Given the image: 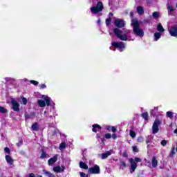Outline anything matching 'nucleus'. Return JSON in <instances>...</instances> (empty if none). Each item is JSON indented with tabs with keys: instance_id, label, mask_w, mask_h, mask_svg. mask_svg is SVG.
Instances as JSON below:
<instances>
[{
	"instance_id": "obj_1",
	"label": "nucleus",
	"mask_w": 177,
	"mask_h": 177,
	"mask_svg": "<svg viewBox=\"0 0 177 177\" xmlns=\"http://www.w3.org/2000/svg\"><path fill=\"white\" fill-rule=\"evenodd\" d=\"M113 34H115V37L120 39V41H133V39H131V30L128 29H119L114 28L113 30Z\"/></svg>"
},
{
	"instance_id": "obj_2",
	"label": "nucleus",
	"mask_w": 177,
	"mask_h": 177,
	"mask_svg": "<svg viewBox=\"0 0 177 177\" xmlns=\"http://www.w3.org/2000/svg\"><path fill=\"white\" fill-rule=\"evenodd\" d=\"M131 26H133V32L136 35H138V37H140L141 38L145 35V32L143 31V29L140 28L138 19H132Z\"/></svg>"
},
{
	"instance_id": "obj_3",
	"label": "nucleus",
	"mask_w": 177,
	"mask_h": 177,
	"mask_svg": "<svg viewBox=\"0 0 177 177\" xmlns=\"http://www.w3.org/2000/svg\"><path fill=\"white\" fill-rule=\"evenodd\" d=\"M103 9H104L103 3L102 1H99L97 2L96 6L91 7L90 10L93 15H97V13L102 12Z\"/></svg>"
},
{
	"instance_id": "obj_4",
	"label": "nucleus",
	"mask_w": 177,
	"mask_h": 177,
	"mask_svg": "<svg viewBox=\"0 0 177 177\" xmlns=\"http://www.w3.org/2000/svg\"><path fill=\"white\" fill-rule=\"evenodd\" d=\"M111 45L113 46V48H118L120 49V52H122L125 48V44L122 41H113L111 43Z\"/></svg>"
},
{
	"instance_id": "obj_5",
	"label": "nucleus",
	"mask_w": 177,
	"mask_h": 177,
	"mask_svg": "<svg viewBox=\"0 0 177 177\" xmlns=\"http://www.w3.org/2000/svg\"><path fill=\"white\" fill-rule=\"evenodd\" d=\"M11 104L12 106V110H14V111H20V104H19L17 101H16L15 99H12Z\"/></svg>"
},
{
	"instance_id": "obj_6",
	"label": "nucleus",
	"mask_w": 177,
	"mask_h": 177,
	"mask_svg": "<svg viewBox=\"0 0 177 177\" xmlns=\"http://www.w3.org/2000/svg\"><path fill=\"white\" fill-rule=\"evenodd\" d=\"M161 124V122L158 120L154 121L153 126H152V132L153 133H157L160 130L158 129V126Z\"/></svg>"
},
{
	"instance_id": "obj_7",
	"label": "nucleus",
	"mask_w": 177,
	"mask_h": 177,
	"mask_svg": "<svg viewBox=\"0 0 177 177\" xmlns=\"http://www.w3.org/2000/svg\"><path fill=\"white\" fill-rule=\"evenodd\" d=\"M114 24L118 28H122L123 27H125V21L120 19H115Z\"/></svg>"
},
{
	"instance_id": "obj_8",
	"label": "nucleus",
	"mask_w": 177,
	"mask_h": 177,
	"mask_svg": "<svg viewBox=\"0 0 177 177\" xmlns=\"http://www.w3.org/2000/svg\"><path fill=\"white\" fill-rule=\"evenodd\" d=\"M88 174H100V167L95 165L93 167H91L88 169Z\"/></svg>"
},
{
	"instance_id": "obj_9",
	"label": "nucleus",
	"mask_w": 177,
	"mask_h": 177,
	"mask_svg": "<svg viewBox=\"0 0 177 177\" xmlns=\"http://www.w3.org/2000/svg\"><path fill=\"white\" fill-rule=\"evenodd\" d=\"M129 162L131 165V174H132V172H135V170L136 169V168L138 167V164L132 158L129 159Z\"/></svg>"
},
{
	"instance_id": "obj_10",
	"label": "nucleus",
	"mask_w": 177,
	"mask_h": 177,
	"mask_svg": "<svg viewBox=\"0 0 177 177\" xmlns=\"http://www.w3.org/2000/svg\"><path fill=\"white\" fill-rule=\"evenodd\" d=\"M169 32L171 37H177V26H174L171 27V28L169 30Z\"/></svg>"
},
{
	"instance_id": "obj_11",
	"label": "nucleus",
	"mask_w": 177,
	"mask_h": 177,
	"mask_svg": "<svg viewBox=\"0 0 177 177\" xmlns=\"http://www.w3.org/2000/svg\"><path fill=\"white\" fill-rule=\"evenodd\" d=\"M64 169H66V167H64V166H55L53 167V171L54 172H57V173H60V172H64Z\"/></svg>"
},
{
	"instance_id": "obj_12",
	"label": "nucleus",
	"mask_w": 177,
	"mask_h": 177,
	"mask_svg": "<svg viewBox=\"0 0 177 177\" xmlns=\"http://www.w3.org/2000/svg\"><path fill=\"white\" fill-rule=\"evenodd\" d=\"M57 161V155H55L54 157L50 158L48 161V165H53L55 162Z\"/></svg>"
},
{
	"instance_id": "obj_13",
	"label": "nucleus",
	"mask_w": 177,
	"mask_h": 177,
	"mask_svg": "<svg viewBox=\"0 0 177 177\" xmlns=\"http://www.w3.org/2000/svg\"><path fill=\"white\" fill-rule=\"evenodd\" d=\"M5 158L8 164H10V165H13V158H12L10 156L6 155Z\"/></svg>"
},
{
	"instance_id": "obj_14",
	"label": "nucleus",
	"mask_w": 177,
	"mask_h": 177,
	"mask_svg": "<svg viewBox=\"0 0 177 177\" xmlns=\"http://www.w3.org/2000/svg\"><path fill=\"white\" fill-rule=\"evenodd\" d=\"M109 156H111V151H108L102 153L101 155V158H102V160H106V158H107V157H109Z\"/></svg>"
},
{
	"instance_id": "obj_15",
	"label": "nucleus",
	"mask_w": 177,
	"mask_h": 177,
	"mask_svg": "<svg viewBox=\"0 0 177 177\" xmlns=\"http://www.w3.org/2000/svg\"><path fill=\"white\" fill-rule=\"evenodd\" d=\"M43 97H44L46 106H50V102H52L50 97H49L48 95H43Z\"/></svg>"
},
{
	"instance_id": "obj_16",
	"label": "nucleus",
	"mask_w": 177,
	"mask_h": 177,
	"mask_svg": "<svg viewBox=\"0 0 177 177\" xmlns=\"http://www.w3.org/2000/svg\"><path fill=\"white\" fill-rule=\"evenodd\" d=\"M151 163L153 168H156V167H157L158 161L157 160V158L155 156L152 158Z\"/></svg>"
},
{
	"instance_id": "obj_17",
	"label": "nucleus",
	"mask_w": 177,
	"mask_h": 177,
	"mask_svg": "<svg viewBox=\"0 0 177 177\" xmlns=\"http://www.w3.org/2000/svg\"><path fill=\"white\" fill-rule=\"evenodd\" d=\"M37 104L39 107H45V106H46V102H45V100H37Z\"/></svg>"
},
{
	"instance_id": "obj_18",
	"label": "nucleus",
	"mask_w": 177,
	"mask_h": 177,
	"mask_svg": "<svg viewBox=\"0 0 177 177\" xmlns=\"http://www.w3.org/2000/svg\"><path fill=\"white\" fill-rule=\"evenodd\" d=\"M97 129L100 130L102 129V127L100 125L95 124L93 125V132H97Z\"/></svg>"
},
{
	"instance_id": "obj_19",
	"label": "nucleus",
	"mask_w": 177,
	"mask_h": 177,
	"mask_svg": "<svg viewBox=\"0 0 177 177\" xmlns=\"http://www.w3.org/2000/svg\"><path fill=\"white\" fill-rule=\"evenodd\" d=\"M157 30L159 31V32H164L165 30L164 29V27H162V25L161 23H159L157 26Z\"/></svg>"
},
{
	"instance_id": "obj_20",
	"label": "nucleus",
	"mask_w": 177,
	"mask_h": 177,
	"mask_svg": "<svg viewBox=\"0 0 177 177\" xmlns=\"http://www.w3.org/2000/svg\"><path fill=\"white\" fill-rule=\"evenodd\" d=\"M166 117L167 118H170V120H172L174 118V112H172V111H167L166 113Z\"/></svg>"
},
{
	"instance_id": "obj_21",
	"label": "nucleus",
	"mask_w": 177,
	"mask_h": 177,
	"mask_svg": "<svg viewBox=\"0 0 177 177\" xmlns=\"http://www.w3.org/2000/svg\"><path fill=\"white\" fill-rule=\"evenodd\" d=\"M137 12H138V15H143L145 13L143 7H142V6L137 7Z\"/></svg>"
},
{
	"instance_id": "obj_22",
	"label": "nucleus",
	"mask_w": 177,
	"mask_h": 177,
	"mask_svg": "<svg viewBox=\"0 0 177 177\" xmlns=\"http://www.w3.org/2000/svg\"><path fill=\"white\" fill-rule=\"evenodd\" d=\"M80 167L83 169H88V165L85 164L84 162H80Z\"/></svg>"
},
{
	"instance_id": "obj_23",
	"label": "nucleus",
	"mask_w": 177,
	"mask_h": 177,
	"mask_svg": "<svg viewBox=\"0 0 177 177\" xmlns=\"http://www.w3.org/2000/svg\"><path fill=\"white\" fill-rule=\"evenodd\" d=\"M155 41H158L161 38V33L156 32L154 34Z\"/></svg>"
},
{
	"instance_id": "obj_24",
	"label": "nucleus",
	"mask_w": 177,
	"mask_h": 177,
	"mask_svg": "<svg viewBox=\"0 0 177 177\" xmlns=\"http://www.w3.org/2000/svg\"><path fill=\"white\" fill-rule=\"evenodd\" d=\"M142 117L143 118L144 120H149V113L147 112L143 113L142 114Z\"/></svg>"
},
{
	"instance_id": "obj_25",
	"label": "nucleus",
	"mask_w": 177,
	"mask_h": 177,
	"mask_svg": "<svg viewBox=\"0 0 177 177\" xmlns=\"http://www.w3.org/2000/svg\"><path fill=\"white\" fill-rule=\"evenodd\" d=\"M152 17L153 19H158V17H160V13H158V12H154L152 14Z\"/></svg>"
},
{
	"instance_id": "obj_26",
	"label": "nucleus",
	"mask_w": 177,
	"mask_h": 177,
	"mask_svg": "<svg viewBox=\"0 0 177 177\" xmlns=\"http://www.w3.org/2000/svg\"><path fill=\"white\" fill-rule=\"evenodd\" d=\"M0 113L5 114L6 113H8V110L3 106H0Z\"/></svg>"
},
{
	"instance_id": "obj_27",
	"label": "nucleus",
	"mask_w": 177,
	"mask_h": 177,
	"mask_svg": "<svg viewBox=\"0 0 177 177\" xmlns=\"http://www.w3.org/2000/svg\"><path fill=\"white\" fill-rule=\"evenodd\" d=\"M129 135H130L131 138H136V133H135V131H133V130H130Z\"/></svg>"
},
{
	"instance_id": "obj_28",
	"label": "nucleus",
	"mask_w": 177,
	"mask_h": 177,
	"mask_svg": "<svg viewBox=\"0 0 177 177\" xmlns=\"http://www.w3.org/2000/svg\"><path fill=\"white\" fill-rule=\"evenodd\" d=\"M32 129L33 131H38V124L37 123H35L32 125Z\"/></svg>"
},
{
	"instance_id": "obj_29",
	"label": "nucleus",
	"mask_w": 177,
	"mask_h": 177,
	"mask_svg": "<svg viewBox=\"0 0 177 177\" xmlns=\"http://www.w3.org/2000/svg\"><path fill=\"white\" fill-rule=\"evenodd\" d=\"M64 149H66V142H62L59 145V150H63Z\"/></svg>"
},
{
	"instance_id": "obj_30",
	"label": "nucleus",
	"mask_w": 177,
	"mask_h": 177,
	"mask_svg": "<svg viewBox=\"0 0 177 177\" xmlns=\"http://www.w3.org/2000/svg\"><path fill=\"white\" fill-rule=\"evenodd\" d=\"M169 156L170 157H174V156H175V147L172 148V149L170 151Z\"/></svg>"
},
{
	"instance_id": "obj_31",
	"label": "nucleus",
	"mask_w": 177,
	"mask_h": 177,
	"mask_svg": "<svg viewBox=\"0 0 177 177\" xmlns=\"http://www.w3.org/2000/svg\"><path fill=\"white\" fill-rule=\"evenodd\" d=\"M22 102H21V104H27V98L22 97H21Z\"/></svg>"
},
{
	"instance_id": "obj_32",
	"label": "nucleus",
	"mask_w": 177,
	"mask_h": 177,
	"mask_svg": "<svg viewBox=\"0 0 177 177\" xmlns=\"http://www.w3.org/2000/svg\"><path fill=\"white\" fill-rule=\"evenodd\" d=\"M158 110V108H154L153 109H152L151 111V115H154V114L156 113V111H157Z\"/></svg>"
},
{
	"instance_id": "obj_33",
	"label": "nucleus",
	"mask_w": 177,
	"mask_h": 177,
	"mask_svg": "<svg viewBox=\"0 0 177 177\" xmlns=\"http://www.w3.org/2000/svg\"><path fill=\"white\" fill-rule=\"evenodd\" d=\"M158 110V108H154L153 109H152L151 111V115H154V114L156 113V111H157Z\"/></svg>"
},
{
	"instance_id": "obj_34",
	"label": "nucleus",
	"mask_w": 177,
	"mask_h": 177,
	"mask_svg": "<svg viewBox=\"0 0 177 177\" xmlns=\"http://www.w3.org/2000/svg\"><path fill=\"white\" fill-rule=\"evenodd\" d=\"M125 167H127V163L124 161L120 162V168H125Z\"/></svg>"
},
{
	"instance_id": "obj_35",
	"label": "nucleus",
	"mask_w": 177,
	"mask_h": 177,
	"mask_svg": "<svg viewBox=\"0 0 177 177\" xmlns=\"http://www.w3.org/2000/svg\"><path fill=\"white\" fill-rule=\"evenodd\" d=\"M167 140H162V142H160V145H161V146H167Z\"/></svg>"
},
{
	"instance_id": "obj_36",
	"label": "nucleus",
	"mask_w": 177,
	"mask_h": 177,
	"mask_svg": "<svg viewBox=\"0 0 177 177\" xmlns=\"http://www.w3.org/2000/svg\"><path fill=\"white\" fill-rule=\"evenodd\" d=\"M167 9L168 10H169V12H174V10H175V9H174V7L172 6H168Z\"/></svg>"
},
{
	"instance_id": "obj_37",
	"label": "nucleus",
	"mask_w": 177,
	"mask_h": 177,
	"mask_svg": "<svg viewBox=\"0 0 177 177\" xmlns=\"http://www.w3.org/2000/svg\"><path fill=\"white\" fill-rule=\"evenodd\" d=\"M111 22V18H109V19H106V26L110 25Z\"/></svg>"
},
{
	"instance_id": "obj_38",
	"label": "nucleus",
	"mask_w": 177,
	"mask_h": 177,
	"mask_svg": "<svg viewBox=\"0 0 177 177\" xmlns=\"http://www.w3.org/2000/svg\"><path fill=\"white\" fill-rule=\"evenodd\" d=\"M135 162H142V159L139 158H135L134 160Z\"/></svg>"
},
{
	"instance_id": "obj_39",
	"label": "nucleus",
	"mask_w": 177,
	"mask_h": 177,
	"mask_svg": "<svg viewBox=\"0 0 177 177\" xmlns=\"http://www.w3.org/2000/svg\"><path fill=\"white\" fill-rule=\"evenodd\" d=\"M30 84H32L33 85H38V82L35 80H30Z\"/></svg>"
},
{
	"instance_id": "obj_40",
	"label": "nucleus",
	"mask_w": 177,
	"mask_h": 177,
	"mask_svg": "<svg viewBox=\"0 0 177 177\" xmlns=\"http://www.w3.org/2000/svg\"><path fill=\"white\" fill-rule=\"evenodd\" d=\"M106 139H111V133H106L105 134Z\"/></svg>"
},
{
	"instance_id": "obj_41",
	"label": "nucleus",
	"mask_w": 177,
	"mask_h": 177,
	"mask_svg": "<svg viewBox=\"0 0 177 177\" xmlns=\"http://www.w3.org/2000/svg\"><path fill=\"white\" fill-rule=\"evenodd\" d=\"M4 151H5L6 153H7L8 154H10V149H9L8 147L4 148Z\"/></svg>"
},
{
	"instance_id": "obj_42",
	"label": "nucleus",
	"mask_w": 177,
	"mask_h": 177,
	"mask_svg": "<svg viewBox=\"0 0 177 177\" xmlns=\"http://www.w3.org/2000/svg\"><path fill=\"white\" fill-rule=\"evenodd\" d=\"M41 158H46V153L43 152L40 156Z\"/></svg>"
},
{
	"instance_id": "obj_43",
	"label": "nucleus",
	"mask_w": 177,
	"mask_h": 177,
	"mask_svg": "<svg viewBox=\"0 0 177 177\" xmlns=\"http://www.w3.org/2000/svg\"><path fill=\"white\" fill-rule=\"evenodd\" d=\"M44 174H45V175H47V176H49L52 173H50L46 170H44Z\"/></svg>"
},
{
	"instance_id": "obj_44",
	"label": "nucleus",
	"mask_w": 177,
	"mask_h": 177,
	"mask_svg": "<svg viewBox=\"0 0 177 177\" xmlns=\"http://www.w3.org/2000/svg\"><path fill=\"white\" fill-rule=\"evenodd\" d=\"M111 131L112 132H117V129L115 127H111Z\"/></svg>"
},
{
	"instance_id": "obj_45",
	"label": "nucleus",
	"mask_w": 177,
	"mask_h": 177,
	"mask_svg": "<svg viewBox=\"0 0 177 177\" xmlns=\"http://www.w3.org/2000/svg\"><path fill=\"white\" fill-rule=\"evenodd\" d=\"M80 174L81 177H88V174H85V173L80 172Z\"/></svg>"
},
{
	"instance_id": "obj_46",
	"label": "nucleus",
	"mask_w": 177,
	"mask_h": 177,
	"mask_svg": "<svg viewBox=\"0 0 177 177\" xmlns=\"http://www.w3.org/2000/svg\"><path fill=\"white\" fill-rule=\"evenodd\" d=\"M133 151H135V153H138V147L133 146Z\"/></svg>"
},
{
	"instance_id": "obj_47",
	"label": "nucleus",
	"mask_w": 177,
	"mask_h": 177,
	"mask_svg": "<svg viewBox=\"0 0 177 177\" xmlns=\"http://www.w3.org/2000/svg\"><path fill=\"white\" fill-rule=\"evenodd\" d=\"M138 142H139L140 143H142V142H143V138L142 137H140L138 138Z\"/></svg>"
},
{
	"instance_id": "obj_48",
	"label": "nucleus",
	"mask_w": 177,
	"mask_h": 177,
	"mask_svg": "<svg viewBox=\"0 0 177 177\" xmlns=\"http://www.w3.org/2000/svg\"><path fill=\"white\" fill-rule=\"evenodd\" d=\"M40 88H41V89H45V88H46V85H45V84H41V85L40 86Z\"/></svg>"
},
{
	"instance_id": "obj_49",
	"label": "nucleus",
	"mask_w": 177,
	"mask_h": 177,
	"mask_svg": "<svg viewBox=\"0 0 177 177\" xmlns=\"http://www.w3.org/2000/svg\"><path fill=\"white\" fill-rule=\"evenodd\" d=\"M112 138L114 140H115V139H117V135L116 134H113L112 135Z\"/></svg>"
},
{
	"instance_id": "obj_50",
	"label": "nucleus",
	"mask_w": 177,
	"mask_h": 177,
	"mask_svg": "<svg viewBox=\"0 0 177 177\" xmlns=\"http://www.w3.org/2000/svg\"><path fill=\"white\" fill-rule=\"evenodd\" d=\"M106 129H108V131H111V127L107 126Z\"/></svg>"
},
{
	"instance_id": "obj_51",
	"label": "nucleus",
	"mask_w": 177,
	"mask_h": 177,
	"mask_svg": "<svg viewBox=\"0 0 177 177\" xmlns=\"http://www.w3.org/2000/svg\"><path fill=\"white\" fill-rule=\"evenodd\" d=\"M48 177H55V176L53 174H51L48 176Z\"/></svg>"
},
{
	"instance_id": "obj_52",
	"label": "nucleus",
	"mask_w": 177,
	"mask_h": 177,
	"mask_svg": "<svg viewBox=\"0 0 177 177\" xmlns=\"http://www.w3.org/2000/svg\"><path fill=\"white\" fill-rule=\"evenodd\" d=\"M130 16H131V17H132L133 16V12H130Z\"/></svg>"
},
{
	"instance_id": "obj_53",
	"label": "nucleus",
	"mask_w": 177,
	"mask_h": 177,
	"mask_svg": "<svg viewBox=\"0 0 177 177\" xmlns=\"http://www.w3.org/2000/svg\"><path fill=\"white\" fill-rule=\"evenodd\" d=\"M146 143L147 144V143H150V140H146Z\"/></svg>"
},
{
	"instance_id": "obj_54",
	"label": "nucleus",
	"mask_w": 177,
	"mask_h": 177,
	"mask_svg": "<svg viewBox=\"0 0 177 177\" xmlns=\"http://www.w3.org/2000/svg\"><path fill=\"white\" fill-rule=\"evenodd\" d=\"M97 24H100V19H98V20H97Z\"/></svg>"
},
{
	"instance_id": "obj_55",
	"label": "nucleus",
	"mask_w": 177,
	"mask_h": 177,
	"mask_svg": "<svg viewBox=\"0 0 177 177\" xmlns=\"http://www.w3.org/2000/svg\"><path fill=\"white\" fill-rule=\"evenodd\" d=\"M123 156H124V157H127V153H123Z\"/></svg>"
},
{
	"instance_id": "obj_56",
	"label": "nucleus",
	"mask_w": 177,
	"mask_h": 177,
	"mask_svg": "<svg viewBox=\"0 0 177 177\" xmlns=\"http://www.w3.org/2000/svg\"><path fill=\"white\" fill-rule=\"evenodd\" d=\"M174 133H177V129L174 130Z\"/></svg>"
},
{
	"instance_id": "obj_57",
	"label": "nucleus",
	"mask_w": 177,
	"mask_h": 177,
	"mask_svg": "<svg viewBox=\"0 0 177 177\" xmlns=\"http://www.w3.org/2000/svg\"><path fill=\"white\" fill-rule=\"evenodd\" d=\"M37 177H42V176H41V175H38V176H37Z\"/></svg>"
},
{
	"instance_id": "obj_58",
	"label": "nucleus",
	"mask_w": 177,
	"mask_h": 177,
	"mask_svg": "<svg viewBox=\"0 0 177 177\" xmlns=\"http://www.w3.org/2000/svg\"><path fill=\"white\" fill-rule=\"evenodd\" d=\"M176 8H177V3H176Z\"/></svg>"
}]
</instances>
